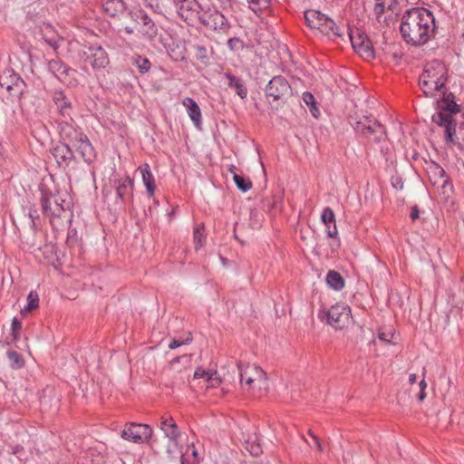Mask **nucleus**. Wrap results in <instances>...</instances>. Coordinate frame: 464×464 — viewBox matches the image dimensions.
Here are the masks:
<instances>
[{"instance_id":"obj_32","label":"nucleus","mask_w":464,"mask_h":464,"mask_svg":"<svg viewBox=\"0 0 464 464\" xmlns=\"http://www.w3.org/2000/svg\"><path fill=\"white\" fill-rule=\"evenodd\" d=\"M396 4L397 0H375L373 7L374 14L379 18L385 10H392Z\"/></svg>"},{"instance_id":"obj_17","label":"nucleus","mask_w":464,"mask_h":464,"mask_svg":"<svg viewBox=\"0 0 464 464\" xmlns=\"http://www.w3.org/2000/svg\"><path fill=\"white\" fill-rule=\"evenodd\" d=\"M137 18L140 19L141 23L140 29L141 34L150 41L154 40L159 34V28L156 24L146 13L141 11L137 14Z\"/></svg>"},{"instance_id":"obj_61","label":"nucleus","mask_w":464,"mask_h":464,"mask_svg":"<svg viewBox=\"0 0 464 464\" xmlns=\"http://www.w3.org/2000/svg\"><path fill=\"white\" fill-rule=\"evenodd\" d=\"M192 454H193V456H194V457H197V455H198L197 450H193V452H192Z\"/></svg>"},{"instance_id":"obj_53","label":"nucleus","mask_w":464,"mask_h":464,"mask_svg":"<svg viewBox=\"0 0 464 464\" xmlns=\"http://www.w3.org/2000/svg\"><path fill=\"white\" fill-rule=\"evenodd\" d=\"M29 217L31 218V226L32 227H34L35 223H34V219L37 218V215H36V210H30L29 211Z\"/></svg>"},{"instance_id":"obj_11","label":"nucleus","mask_w":464,"mask_h":464,"mask_svg":"<svg viewBox=\"0 0 464 464\" xmlns=\"http://www.w3.org/2000/svg\"><path fill=\"white\" fill-rule=\"evenodd\" d=\"M24 85L23 79L13 69H5L0 74V86L5 88L11 96H20Z\"/></svg>"},{"instance_id":"obj_15","label":"nucleus","mask_w":464,"mask_h":464,"mask_svg":"<svg viewBox=\"0 0 464 464\" xmlns=\"http://www.w3.org/2000/svg\"><path fill=\"white\" fill-rule=\"evenodd\" d=\"M52 154L56 160L57 165L67 169L75 161V156L70 145L65 142H60L52 150Z\"/></svg>"},{"instance_id":"obj_36","label":"nucleus","mask_w":464,"mask_h":464,"mask_svg":"<svg viewBox=\"0 0 464 464\" xmlns=\"http://www.w3.org/2000/svg\"><path fill=\"white\" fill-rule=\"evenodd\" d=\"M237 188L242 192H246L252 188V182L249 179H245L244 177L238 175L237 173H234L233 179Z\"/></svg>"},{"instance_id":"obj_27","label":"nucleus","mask_w":464,"mask_h":464,"mask_svg":"<svg viewBox=\"0 0 464 464\" xmlns=\"http://www.w3.org/2000/svg\"><path fill=\"white\" fill-rule=\"evenodd\" d=\"M139 169L142 176V181L147 188L150 197L154 195L156 186L153 174L150 171V165L145 163L139 167Z\"/></svg>"},{"instance_id":"obj_19","label":"nucleus","mask_w":464,"mask_h":464,"mask_svg":"<svg viewBox=\"0 0 464 464\" xmlns=\"http://www.w3.org/2000/svg\"><path fill=\"white\" fill-rule=\"evenodd\" d=\"M53 101L57 106L60 114L64 118L72 120V106L70 100L61 90H56L53 93Z\"/></svg>"},{"instance_id":"obj_37","label":"nucleus","mask_w":464,"mask_h":464,"mask_svg":"<svg viewBox=\"0 0 464 464\" xmlns=\"http://www.w3.org/2000/svg\"><path fill=\"white\" fill-rule=\"evenodd\" d=\"M203 231H204L203 225H201L194 229L193 237H194V244H195L196 250L200 248L205 242V236L203 234Z\"/></svg>"},{"instance_id":"obj_14","label":"nucleus","mask_w":464,"mask_h":464,"mask_svg":"<svg viewBox=\"0 0 464 464\" xmlns=\"http://www.w3.org/2000/svg\"><path fill=\"white\" fill-rule=\"evenodd\" d=\"M179 15L187 22L198 19L203 6L197 0H173Z\"/></svg>"},{"instance_id":"obj_54","label":"nucleus","mask_w":464,"mask_h":464,"mask_svg":"<svg viewBox=\"0 0 464 464\" xmlns=\"http://www.w3.org/2000/svg\"><path fill=\"white\" fill-rule=\"evenodd\" d=\"M426 397L425 390H420L418 394V399L420 401H422Z\"/></svg>"},{"instance_id":"obj_42","label":"nucleus","mask_w":464,"mask_h":464,"mask_svg":"<svg viewBox=\"0 0 464 464\" xmlns=\"http://www.w3.org/2000/svg\"><path fill=\"white\" fill-rule=\"evenodd\" d=\"M252 5L253 11L256 12V9H266L269 6V0H247Z\"/></svg>"},{"instance_id":"obj_60","label":"nucleus","mask_w":464,"mask_h":464,"mask_svg":"<svg viewBox=\"0 0 464 464\" xmlns=\"http://www.w3.org/2000/svg\"><path fill=\"white\" fill-rule=\"evenodd\" d=\"M440 172L441 173V175H444V174H445L444 169H441V168L440 169Z\"/></svg>"},{"instance_id":"obj_24","label":"nucleus","mask_w":464,"mask_h":464,"mask_svg":"<svg viewBox=\"0 0 464 464\" xmlns=\"http://www.w3.org/2000/svg\"><path fill=\"white\" fill-rule=\"evenodd\" d=\"M116 194L117 197L124 201L128 196L132 194L133 180L130 177L116 180Z\"/></svg>"},{"instance_id":"obj_56","label":"nucleus","mask_w":464,"mask_h":464,"mask_svg":"<svg viewBox=\"0 0 464 464\" xmlns=\"http://www.w3.org/2000/svg\"><path fill=\"white\" fill-rule=\"evenodd\" d=\"M426 387H427L426 382H425V380H424V379H422V380L420 381V390H425V389H426Z\"/></svg>"},{"instance_id":"obj_12","label":"nucleus","mask_w":464,"mask_h":464,"mask_svg":"<svg viewBox=\"0 0 464 464\" xmlns=\"http://www.w3.org/2000/svg\"><path fill=\"white\" fill-rule=\"evenodd\" d=\"M151 435L152 429L150 426L137 423H130L121 431V434L122 439L134 443H143L148 441Z\"/></svg>"},{"instance_id":"obj_4","label":"nucleus","mask_w":464,"mask_h":464,"mask_svg":"<svg viewBox=\"0 0 464 464\" xmlns=\"http://www.w3.org/2000/svg\"><path fill=\"white\" fill-rule=\"evenodd\" d=\"M304 19L310 29L316 35L327 36L332 40L343 36V29L341 28L331 17L320 11L314 9L305 11Z\"/></svg>"},{"instance_id":"obj_3","label":"nucleus","mask_w":464,"mask_h":464,"mask_svg":"<svg viewBox=\"0 0 464 464\" xmlns=\"http://www.w3.org/2000/svg\"><path fill=\"white\" fill-rule=\"evenodd\" d=\"M448 81V69L445 64L433 60L427 63L419 77V85L426 97L437 98L440 91H443Z\"/></svg>"},{"instance_id":"obj_47","label":"nucleus","mask_w":464,"mask_h":464,"mask_svg":"<svg viewBox=\"0 0 464 464\" xmlns=\"http://www.w3.org/2000/svg\"><path fill=\"white\" fill-rule=\"evenodd\" d=\"M211 373L212 372L206 371L205 369L198 367V369H196L193 377L194 379L205 378L207 380Z\"/></svg>"},{"instance_id":"obj_62","label":"nucleus","mask_w":464,"mask_h":464,"mask_svg":"<svg viewBox=\"0 0 464 464\" xmlns=\"http://www.w3.org/2000/svg\"><path fill=\"white\" fill-rule=\"evenodd\" d=\"M302 439H303L304 441H306V439H305V437H304V435L302 436Z\"/></svg>"},{"instance_id":"obj_59","label":"nucleus","mask_w":464,"mask_h":464,"mask_svg":"<svg viewBox=\"0 0 464 464\" xmlns=\"http://www.w3.org/2000/svg\"><path fill=\"white\" fill-rule=\"evenodd\" d=\"M125 32L129 34L133 33V29L131 27H125Z\"/></svg>"},{"instance_id":"obj_43","label":"nucleus","mask_w":464,"mask_h":464,"mask_svg":"<svg viewBox=\"0 0 464 464\" xmlns=\"http://www.w3.org/2000/svg\"><path fill=\"white\" fill-rule=\"evenodd\" d=\"M394 336V333L391 330L387 333L385 332H380L378 334V339L382 342L384 344H389L393 343L392 339Z\"/></svg>"},{"instance_id":"obj_48","label":"nucleus","mask_w":464,"mask_h":464,"mask_svg":"<svg viewBox=\"0 0 464 464\" xmlns=\"http://www.w3.org/2000/svg\"><path fill=\"white\" fill-rule=\"evenodd\" d=\"M246 449L253 456H258L262 453V449L259 444H251L250 448Z\"/></svg>"},{"instance_id":"obj_39","label":"nucleus","mask_w":464,"mask_h":464,"mask_svg":"<svg viewBox=\"0 0 464 464\" xmlns=\"http://www.w3.org/2000/svg\"><path fill=\"white\" fill-rule=\"evenodd\" d=\"M322 221L324 223L325 226H330V224L334 225L335 224V216L333 211V209L329 207L325 208L323 210L322 216H321Z\"/></svg>"},{"instance_id":"obj_58","label":"nucleus","mask_w":464,"mask_h":464,"mask_svg":"<svg viewBox=\"0 0 464 464\" xmlns=\"http://www.w3.org/2000/svg\"><path fill=\"white\" fill-rule=\"evenodd\" d=\"M191 341H192L191 334H188V336L187 337V339L185 341H182V343H185V344H186V343H188Z\"/></svg>"},{"instance_id":"obj_9","label":"nucleus","mask_w":464,"mask_h":464,"mask_svg":"<svg viewBox=\"0 0 464 464\" xmlns=\"http://www.w3.org/2000/svg\"><path fill=\"white\" fill-rule=\"evenodd\" d=\"M83 63L93 70L104 69L110 63L107 52L101 45H92L82 52Z\"/></svg>"},{"instance_id":"obj_25","label":"nucleus","mask_w":464,"mask_h":464,"mask_svg":"<svg viewBox=\"0 0 464 464\" xmlns=\"http://www.w3.org/2000/svg\"><path fill=\"white\" fill-rule=\"evenodd\" d=\"M104 12L114 17L122 14L126 7L123 0H102Z\"/></svg>"},{"instance_id":"obj_33","label":"nucleus","mask_w":464,"mask_h":464,"mask_svg":"<svg viewBox=\"0 0 464 464\" xmlns=\"http://www.w3.org/2000/svg\"><path fill=\"white\" fill-rule=\"evenodd\" d=\"M182 363L184 368H190L191 366V355L183 354L180 356H177L169 362V368L174 372H180L181 369H179L178 364Z\"/></svg>"},{"instance_id":"obj_57","label":"nucleus","mask_w":464,"mask_h":464,"mask_svg":"<svg viewBox=\"0 0 464 464\" xmlns=\"http://www.w3.org/2000/svg\"><path fill=\"white\" fill-rule=\"evenodd\" d=\"M236 169H237V168H236V166H234V165H230V166H229V168H228L229 172H230L233 176H234V173H237V172H236Z\"/></svg>"},{"instance_id":"obj_55","label":"nucleus","mask_w":464,"mask_h":464,"mask_svg":"<svg viewBox=\"0 0 464 464\" xmlns=\"http://www.w3.org/2000/svg\"><path fill=\"white\" fill-rule=\"evenodd\" d=\"M416 381H417V375L415 373L411 374L409 377V382L411 383H415Z\"/></svg>"},{"instance_id":"obj_41","label":"nucleus","mask_w":464,"mask_h":464,"mask_svg":"<svg viewBox=\"0 0 464 464\" xmlns=\"http://www.w3.org/2000/svg\"><path fill=\"white\" fill-rule=\"evenodd\" d=\"M22 329V322L14 317L11 324V334L13 336V341L16 342L20 338V331Z\"/></svg>"},{"instance_id":"obj_10","label":"nucleus","mask_w":464,"mask_h":464,"mask_svg":"<svg viewBox=\"0 0 464 464\" xmlns=\"http://www.w3.org/2000/svg\"><path fill=\"white\" fill-rule=\"evenodd\" d=\"M350 308L344 304L333 305L326 311H322L319 316L325 318L327 323L335 328H342L349 321Z\"/></svg>"},{"instance_id":"obj_40","label":"nucleus","mask_w":464,"mask_h":464,"mask_svg":"<svg viewBox=\"0 0 464 464\" xmlns=\"http://www.w3.org/2000/svg\"><path fill=\"white\" fill-rule=\"evenodd\" d=\"M27 305L24 307L26 311L36 309L39 305V297L36 292L31 291L27 295Z\"/></svg>"},{"instance_id":"obj_35","label":"nucleus","mask_w":464,"mask_h":464,"mask_svg":"<svg viewBox=\"0 0 464 464\" xmlns=\"http://www.w3.org/2000/svg\"><path fill=\"white\" fill-rule=\"evenodd\" d=\"M303 101L310 108L311 113L314 117H317L320 111L319 109L316 107L315 99L314 95L309 92H304L303 93Z\"/></svg>"},{"instance_id":"obj_22","label":"nucleus","mask_w":464,"mask_h":464,"mask_svg":"<svg viewBox=\"0 0 464 464\" xmlns=\"http://www.w3.org/2000/svg\"><path fill=\"white\" fill-rule=\"evenodd\" d=\"M362 136L370 138L372 137L373 140L380 142L386 139V130L375 118L368 123L365 133Z\"/></svg>"},{"instance_id":"obj_45","label":"nucleus","mask_w":464,"mask_h":464,"mask_svg":"<svg viewBox=\"0 0 464 464\" xmlns=\"http://www.w3.org/2000/svg\"><path fill=\"white\" fill-rule=\"evenodd\" d=\"M196 49V56L198 59L204 61L208 58V51L207 48L203 45L195 46Z\"/></svg>"},{"instance_id":"obj_34","label":"nucleus","mask_w":464,"mask_h":464,"mask_svg":"<svg viewBox=\"0 0 464 464\" xmlns=\"http://www.w3.org/2000/svg\"><path fill=\"white\" fill-rule=\"evenodd\" d=\"M6 354L9 364L13 369H20L24 365V360L23 356L16 351H8Z\"/></svg>"},{"instance_id":"obj_52","label":"nucleus","mask_w":464,"mask_h":464,"mask_svg":"<svg viewBox=\"0 0 464 464\" xmlns=\"http://www.w3.org/2000/svg\"><path fill=\"white\" fill-rule=\"evenodd\" d=\"M183 344H185V343H182V342H179V341H178V340H176V339H173V340L169 343V349H176V348H178V347H179V346H181V345H183Z\"/></svg>"},{"instance_id":"obj_50","label":"nucleus","mask_w":464,"mask_h":464,"mask_svg":"<svg viewBox=\"0 0 464 464\" xmlns=\"http://www.w3.org/2000/svg\"><path fill=\"white\" fill-rule=\"evenodd\" d=\"M419 215H420V209H419L418 206L415 205L411 208V210L410 216H411V220L414 221V220L418 219Z\"/></svg>"},{"instance_id":"obj_49","label":"nucleus","mask_w":464,"mask_h":464,"mask_svg":"<svg viewBox=\"0 0 464 464\" xmlns=\"http://www.w3.org/2000/svg\"><path fill=\"white\" fill-rule=\"evenodd\" d=\"M309 436L314 440V446L319 451H323L322 443L317 436H315L311 430H308Z\"/></svg>"},{"instance_id":"obj_46","label":"nucleus","mask_w":464,"mask_h":464,"mask_svg":"<svg viewBox=\"0 0 464 464\" xmlns=\"http://www.w3.org/2000/svg\"><path fill=\"white\" fill-rule=\"evenodd\" d=\"M217 372H212L207 379L208 387H217L221 383V379L218 376H216Z\"/></svg>"},{"instance_id":"obj_63","label":"nucleus","mask_w":464,"mask_h":464,"mask_svg":"<svg viewBox=\"0 0 464 464\" xmlns=\"http://www.w3.org/2000/svg\"><path fill=\"white\" fill-rule=\"evenodd\" d=\"M181 464H184L183 457L181 458Z\"/></svg>"},{"instance_id":"obj_21","label":"nucleus","mask_w":464,"mask_h":464,"mask_svg":"<svg viewBox=\"0 0 464 464\" xmlns=\"http://www.w3.org/2000/svg\"><path fill=\"white\" fill-rule=\"evenodd\" d=\"M74 145L85 162L91 163L96 158L94 148L85 134L83 139H80Z\"/></svg>"},{"instance_id":"obj_2","label":"nucleus","mask_w":464,"mask_h":464,"mask_svg":"<svg viewBox=\"0 0 464 464\" xmlns=\"http://www.w3.org/2000/svg\"><path fill=\"white\" fill-rule=\"evenodd\" d=\"M437 96H441L437 100L439 111L432 115V121L444 129V139L447 143L461 144L464 142V137L460 134L464 132V124L456 129V121L452 119V114L459 112V105L454 102V94L448 92L447 87L440 91Z\"/></svg>"},{"instance_id":"obj_30","label":"nucleus","mask_w":464,"mask_h":464,"mask_svg":"<svg viewBox=\"0 0 464 464\" xmlns=\"http://www.w3.org/2000/svg\"><path fill=\"white\" fill-rule=\"evenodd\" d=\"M326 283L334 290L340 291L344 287V279L340 273L330 270L326 275Z\"/></svg>"},{"instance_id":"obj_44","label":"nucleus","mask_w":464,"mask_h":464,"mask_svg":"<svg viewBox=\"0 0 464 464\" xmlns=\"http://www.w3.org/2000/svg\"><path fill=\"white\" fill-rule=\"evenodd\" d=\"M227 46L231 50L236 51L243 47V43L239 38L233 37L227 40Z\"/></svg>"},{"instance_id":"obj_5","label":"nucleus","mask_w":464,"mask_h":464,"mask_svg":"<svg viewBox=\"0 0 464 464\" xmlns=\"http://www.w3.org/2000/svg\"><path fill=\"white\" fill-rule=\"evenodd\" d=\"M41 205L43 212L50 218L52 223L55 219L71 220V202L66 201L60 195H53L51 192L41 189Z\"/></svg>"},{"instance_id":"obj_6","label":"nucleus","mask_w":464,"mask_h":464,"mask_svg":"<svg viewBox=\"0 0 464 464\" xmlns=\"http://www.w3.org/2000/svg\"><path fill=\"white\" fill-rule=\"evenodd\" d=\"M237 367L239 372L240 383L243 388L247 390H256L258 392H267L268 382L266 373L263 369L256 365L244 364L237 362Z\"/></svg>"},{"instance_id":"obj_18","label":"nucleus","mask_w":464,"mask_h":464,"mask_svg":"<svg viewBox=\"0 0 464 464\" xmlns=\"http://www.w3.org/2000/svg\"><path fill=\"white\" fill-rule=\"evenodd\" d=\"M48 70L62 82H66L69 79L70 72H72V70L59 58L49 61Z\"/></svg>"},{"instance_id":"obj_23","label":"nucleus","mask_w":464,"mask_h":464,"mask_svg":"<svg viewBox=\"0 0 464 464\" xmlns=\"http://www.w3.org/2000/svg\"><path fill=\"white\" fill-rule=\"evenodd\" d=\"M182 103L187 108L190 120L197 128H199L201 124V111L198 103L189 97L185 98Z\"/></svg>"},{"instance_id":"obj_1","label":"nucleus","mask_w":464,"mask_h":464,"mask_svg":"<svg viewBox=\"0 0 464 464\" xmlns=\"http://www.w3.org/2000/svg\"><path fill=\"white\" fill-rule=\"evenodd\" d=\"M435 27V18L430 10L413 7L403 14L400 30L407 44L420 46L434 36Z\"/></svg>"},{"instance_id":"obj_16","label":"nucleus","mask_w":464,"mask_h":464,"mask_svg":"<svg viewBox=\"0 0 464 464\" xmlns=\"http://www.w3.org/2000/svg\"><path fill=\"white\" fill-rule=\"evenodd\" d=\"M59 135L62 142L74 145L80 139H83L84 133L72 123V121H63L59 123Z\"/></svg>"},{"instance_id":"obj_29","label":"nucleus","mask_w":464,"mask_h":464,"mask_svg":"<svg viewBox=\"0 0 464 464\" xmlns=\"http://www.w3.org/2000/svg\"><path fill=\"white\" fill-rule=\"evenodd\" d=\"M169 55L173 61H184L186 59V48L181 42H173L168 49Z\"/></svg>"},{"instance_id":"obj_31","label":"nucleus","mask_w":464,"mask_h":464,"mask_svg":"<svg viewBox=\"0 0 464 464\" xmlns=\"http://www.w3.org/2000/svg\"><path fill=\"white\" fill-rule=\"evenodd\" d=\"M372 116H362L360 118L351 117L350 124L357 133L362 135L365 133L368 123H370V121H372Z\"/></svg>"},{"instance_id":"obj_38","label":"nucleus","mask_w":464,"mask_h":464,"mask_svg":"<svg viewBox=\"0 0 464 464\" xmlns=\"http://www.w3.org/2000/svg\"><path fill=\"white\" fill-rule=\"evenodd\" d=\"M134 63H135V64L139 68V71L141 73H145V72H147L150 69V62L146 57H142L140 55H138L134 59Z\"/></svg>"},{"instance_id":"obj_7","label":"nucleus","mask_w":464,"mask_h":464,"mask_svg":"<svg viewBox=\"0 0 464 464\" xmlns=\"http://www.w3.org/2000/svg\"><path fill=\"white\" fill-rule=\"evenodd\" d=\"M265 94L269 103L276 102L278 104H284L293 95V90L284 76L276 75L266 84Z\"/></svg>"},{"instance_id":"obj_26","label":"nucleus","mask_w":464,"mask_h":464,"mask_svg":"<svg viewBox=\"0 0 464 464\" xmlns=\"http://www.w3.org/2000/svg\"><path fill=\"white\" fill-rule=\"evenodd\" d=\"M224 76L227 80V85L234 89L240 98L244 99L246 97L247 89L244 85L242 79L233 75L229 72H225Z\"/></svg>"},{"instance_id":"obj_13","label":"nucleus","mask_w":464,"mask_h":464,"mask_svg":"<svg viewBox=\"0 0 464 464\" xmlns=\"http://www.w3.org/2000/svg\"><path fill=\"white\" fill-rule=\"evenodd\" d=\"M348 37L354 51L363 59L371 60L375 57L372 42L364 34H348Z\"/></svg>"},{"instance_id":"obj_28","label":"nucleus","mask_w":464,"mask_h":464,"mask_svg":"<svg viewBox=\"0 0 464 464\" xmlns=\"http://www.w3.org/2000/svg\"><path fill=\"white\" fill-rule=\"evenodd\" d=\"M160 428L165 435L171 440H175L179 437L178 426L172 417L162 419Z\"/></svg>"},{"instance_id":"obj_8","label":"nucleus","mask_w":464,"mask_h":464,"mask_svg":"<svg viewBox=\"0 0 464 464\" xmlns=\"http://www.w3.org/2000/svg\"><path fill=\"white\" fill-rule=\"evenodd\" d=\"M198 19L206 27L218 33H226L230 27L225 15L213 6L202 7Z\"/></svg>"},{"instance_id":"obj_20","label":"nucleus","mask_w":464,"mask_h":464,"mask_svg":"<svg viewBox=\"0 0 464 464\" xmlns=\"http://www.w3.org/2000/svg\"><path fill=\"white\" fill-rule=\"evenodd\" d=\"M41 33L44 42L54 51H57L63 39L57 34L54 28L50 24H44L41 27Z\"/></svg>"},{"instance_id":"obj_51","label":"nucleus","mask_w":464,"mask_h":464,"mask_svg":"<svg viewBox=\"0 0 464 464\" xmlns=\"http://www.w3.org/2000/svg\"><path fill=\"white\" fill-rule=\"evenodd\" d=\"M328 227V229H327V235L329 237H335L338 234L337 232V228H336V225L334 224L333 228L330 227V226H327Z\"/></svg>"}]
</instances>
